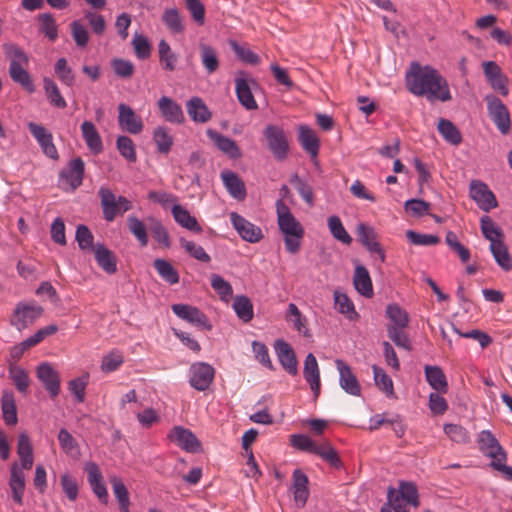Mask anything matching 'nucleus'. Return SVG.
Returning <instances> with one entry per match:
<instances>
[{
	"label": "nucleus",
	"instance_id": "nucleus-1",
	"mask_svg": "<svg viewBox=\"0 0 512 512\" xmlns=\"http://www.w3.org/2000/svg\"><path fill=\"white\" fill-rule=\"evenodd\" d=\"M406 87L416 96H425L430 102L451 100L446 79L433 67L413 62L406 73Z\"/></svg>",
	"mask_w": 512,
	"mask_h": 512
},
{
	"label": "nucleus",
	"instance_id": "nucleus-2",
	"mask_svg": "<svg viewBox=\"0 0 512 512\" xmlns=\"http://www.w3.org/2000/svg\"><path fill=\"white\" fill-rule=\"evenodd\" d=\"M276 213L279 230L284 235L285 248L289 253L296 254L301 247L304 228L281 199L276 201Z\"/></svg>",
	"mask_w": 512,
	"mask_h": 512
},
{
	"label": "nucleus",
	"instance_id": "nucleus-3",
	"mask_svg": "<svg viewBox=\"0 0 512 512\" xmlns=\"http://www.w3.org/2000/svg\"><path fill=\"white\" fill-rule=\"evenodd\" d=\"M478 443L480 451L492 459L490 467L501 472L506 480L512 481V467L506 465L507 453L497 438L489 430H483L479 434Z\"/></svg>",
	"mask_w": 512,
	"mask_h": 512
},
{
	"label": "nucleus",
	"instance_id": "nucleus-4",
	"mask_svg": "<svg viewBox=\"0 0 512 512\" xmlns=\"http://www.w3.org/2000/svg\"><path fill=\"white\" fill-rule=\"evenodd\" d=\"M267 148L278 161L288 157L289 142L282 127L274 124L267 125L263 130Z\"/></svg>",
	"mask_w": 512,
	"mask_h": 512
},
{
	"label": "nucleus",
	"instance_id": "nucleus-5",
	"mask_svg": "<svg viewBox=\"0 0 512 512\" xmlns=\"http://www.w3.org/2000/svg\"><path fill=\"white\" fill-rule=\"evenodd\" d=\"M85 163L77 157L70 160L59 173V186L66 192H74L83 183Z\"/></svg>",
	"mask_w": 512,
	"mask_h": 512
},
{
	"label": "nucleus",
	"instance_id": "nucleus-6",
	"mask_svg": "<svg viewBox=\"0 0 512 512\" xmlns=\"http://www.w3.org/2000/svg\"><path fill=\"white\" fill-rule=\"evenodd\" d=\"M101 199L104 219L108 222L113 221L118 213H124L132 209L131 202L124 196H116L111 190L101 187L98 192Z\"/></svg>",
	"mask_w": 512,
	"mask_h": 512
},
{
	"label": "nucleus",
	"instance_id": "nucleus-7",
	"mask_svg": "<svg viewBox=\"0 0 512 512\" xmlns=\"http://www.w3.org/2000/svg\"><path fill=\"white\" fill-rule=\"evenodd\" d=\"M43 313V308L33 302H19L11 316L10 323L18 330L32 325Z\"/></svg>",
	"mask_w": 512,
	"mask_h": 512
},
{
	"label": "nucleus",
	"instance_id": "nucleus-8",
	"mask_svg": "<svg viewBox=\"0 0 512 512\" xmlns=\"http://www.w3.org/2000/svg\"><path fill=\"white\" fill-rule=\"evenodd\" d=\"M485 101L490 118L502 134H507L510 131L511 121L506 105L493 94L486 95Z\"/></svg>",
	"mask_w": 512,
	"mask_h": 512
},
{
	"label": "nucleus",
	"instance_id": "nucleus-9",
	"mask_svg": "<svg viewBox=\"0 0 512 512\" xmlns=\"http://www.w3.org/2000/svg\"><path fill=\"white\" fill-rule=\"evenodd\" d=\"M190 385L198 390L205 391L211 385L214 376L215 369L208 363L196 362L190 366Z\"/></svg>",
	"mask_w": 512,
	"mask_h": 512
},
{
	"label": "nucleus",
	"instance_id": "nucleus-10",
	"mask_svg": "<svg viewBox=\"0 0 512 512\" xmlns=\"http://www.w3.org/2000/svg\"><path fill=\"white\" fill-rule=\"evenodd\" d=\"M171 309L177 317L195 325L196 327L207 331L212 329V325L210 324L207 316L197 307L187 304H173Z\"/></svg>",
	"mask_w": 512,
	"mask_h": 512
},
{
	"label": "nucleus",
	"instance_id": "nucleus-11",
	"mask_svg": "<svg viewBox=\"0 0 512 512\" xmlns=\"http://www.w3.org/2000/svg\"><path fill=\"white\" fill-rule=\"evenodd\" d=\"M168 438L186 452L197 453L201 451V443L196 435L182 426L173 427L168 434Z\"/></svg>",
	"mask_w": 512,
	"mask_h": 512
},
{
	"label": "nucleus",
	"instance_id": "nucleus-12",
	"mask_svg": "<svg viewBox=\"0 0 512 512\" xmlns=\"http://www.w3.org/2000/svg\"><path fill=\"white\" fill-rule=\"evenodd\" d=\"M230 220L239 236L247 242L257 243L262 240V229L236 212L230 214Z\"/></svg>",
	"mask_w": 512,
	"mask_h": 512
},
{
	"label": "nucleus",
	"instance_id": "nucleus-13",
	"mask_svg": "<svg viewBox=\"0 0 512 512\" xmlns=\"http://www.w3.org/2000/svg\"><path fill=\"white\" fill-rule=\"evenodd\" d=\"M36 376L52 399L59 395L61 382L60 375L50 363H41L36 369Z\"/></svg>",
	"mask_w": 512,
	"mask_h": 512
},
{
	"label": "nucleus",
	"instance_id": "nucleus-14",
	"mask_svg": "<svg viewBox=\"0 0 512 512\" xmlns=\"http://www.w3.org/2000/svg\"><path fill=\"white\" fill-rule=\"evenodd\" d=\"M27 126L30 133L40 145L44 155L53 160H57L59 158V154L53 143L52 134L41 124L30 122Z\"/></svg>",
	"mask_w": 512,
	"mask_h": 512
},
{
	"label": "nucleus",
	"instance_id": "nucleus-15",
	"mask_svg": "<svg viewBox=\"0 0 512 512\" xmlns=\"http://www.w3.org/2000/svg\"><path fill=\"white\" fill-rule=\"evenodd\" d=\"M118 124L122 130L130 134H139L144 128L141 116L124 103L118 106Z\"/></svg>",
	"mask_w": 512,
	"mask_h": 512
},
{
	"label": "nucleus",
	"instance_id": "nucleus-16",
	"mask_svg": "<svg viewBox=\"0 0 512 512\" xmlns=\"http://www.w3.org/2000/svg\"><path fill=\"white\" fill-rule=\"evenodd\" d=\"M470 196L477 202L479 208L485 212H489L498 205L493 192L489 190L485 183L478 180L471 181Z\"/></svg>",
	"mask_w": 512,
	"mask_h": 512
},
{
	"label": "nucleus",
	"instance_id": "nucleus-17",
	"mask_svg": "<svg viewBox=\"0 0 512 512\" xmlns=\"http://www.w3.org/2000/svg\"><path fill=\"white\" fill-rule=\"evenodd\" d=\"M274 349L283 369L295 376L298 373V361L292 346L286 341L278 339L274 343Z\"/></svg>",
	"mask_w": 512,
	"mask_h": 512
},
{
	"label": "nucleus",
	"instance_id": "nucleus-18",
	"mask_svg": "<svg viewBox=\"0 0 512 512\" xmlns=\"http://www.w3.org/2000/svg\"><path fill=\"white\" fill-rule=\"evenodd\" d=\"M336 367L339 371V384L341 388L352 396L361 395V386L357 377L352 372L351 367L343 360L337 359L335 361Z\"/></svg>",
	"mask_w": 512,
	"mask_h": 512
},
{
	"label": "nucleus",
	"instance_id": "nucleus-19",
	"mask_svg": "<svg viewBox=\"0 0 512 512\" xmlns=\"http://www.w3.org/2000/svg\"><path fill=\"white\" fill-rule=\"evenodd\" d=\"M157 107L165 121L172 124H183L185 116L181 106L172 98L162 96L157 101Z\"/></svg>",
	"mask_w": 512,
	"mask_h": 512
},
{
	"label": "nucleus",
	"instance_id": "nucleus-20",
	"mask_svg": "<svg viewBox=\"0 0 512 512\" xmlns=\"http://www.w3.org/2000/svg\"><path fill=\"white\" fill-rule=\"evenodd\" d=\"M9 487L11 489L12 499L18 505H23V496L25 492V474L17 462L12 463L10 467Z\"/></svg>",
	"mask_w": 512,
	"mask_h": 512
},
{
	"label": "nucleus",
	"instance_id": "nucleus-21",
	"mask_svg": "<svg viewBox=\"0 0 512 512\" xmlns=\"http://www.w3.org/2000/svg\"><path fill=\"white\" fill-rule=\"evenodd\" d=\"M356 234L361 244L370 252L380 256L381 262L385 261V253L380 244L376 240L374 228L360 223L356 228Z\"/></svg>",
	"mask_w": 512,
	"mask_h": 512
},
{
	"label": "nucleus",
	"instance_id": "nucleus-22",
	"mask_svg": "<svg viewBox=\"0 0 512 512\" xmlns=\"http://www.w3.org/2000/svg\"><path fill=\"white\" fill-rule=\"evenodd\" d=\"M303 376L309 384L314 397L317 398L320 394L321 382L318 362L313 353H308L305 358Z\"/></svg>",
	"mask_w": 512,
	"mask_h": 512
},
{
	"label": "nucleus",
	"instance_id": "nucleus-23",
	"mask_svg": "<svg viewBox=\"0 0 512 512\" xmlns=\"http://www.w3.org/2000/svg\"><path fill=\"white\" fill-rule=\"evenodd\" d=\"M207 136L229 158L238 159L242 156L240 148L233 139L211 129L207 130Z\"/></svg>",
	"mask_w": 512,
	"mask_h": 512
},
{
	"label": "nucleus",
	"instance_id": "nucleus-24",
	"mask_svg": "<svg viewBox=\"0 0 512 512\" xmlns=\"http://www.w3.org/2000/svg\"><path fill=\"white\" fill-rule=\"evenodd\" d=\"M95 260L98 266L107 274L117 272V257L113 251L104 244L97 243L93 249Z\"/></svg>",
	"mask_w": 512,
	"mask_h": 512
},
{
	"label": "nucleus",
	"instance_id": "nucleus-25",
	"mask_svg": "<svg viewBox=\"0 0 512 512\" xmlns=\"http://www.w3.org/2000/svg\"><path fill=\"white\" fill-rule=\"evenodd\" d=\"M244 74V72H239V76L235 79L236 95L240 104L247 110H255L258 108V105L252 94L249 80L241 77Z\"/></svg>",
	"mask_w": 512,
	"mask_h": 512
},
{
	"label": "nucleus",
	"instance_id": "nucleus-26",
	"mask_svg": "<svg viewBox=\"0 0 512 512\" xmlns=\"http://www.w3.org/2000/svg\"><path fill=\"white\" fill-rule=\"evenodd\" d=\"M189 117L196 123H207L212 118V112L202 98L192 97L186 103Z\"/></svg>",
	"mask_w": 512,
	"mask_h": 512
},
{
	"label": "nucleus",
	"instance_id": "nucleus-27",
	"mask_svg": "<svg viewBox=\"0 0 512 512\" xmlns=\"http://www.w3.org/2000/svg\"><path fill=\"white\" fill-rule=\"evenodd\" d=\"M224 186L226 187L229 194L237 199L244 200L247 193L243 180L232 171H223L221 173Z\"/></svg>",
	"mask_w": 512,
	"mask_h": 512
},
{
	"label": "nucleus",
	"instance_id": "nucleus-28",
	"mask_svg": "<svg viewBox=\"0 0 512 512\" xmlns=\"http://www.w3.org/2000/svg\"><path fill=\"white\" fill-rule=\"evenodd\" d=\"M1 411L2 417L6 425H16L18 422L17 407L14 393L5 389L2 391L1 396Z\"/></svg>",
	"mask_w": 512,
	"mask_h": 512
},
{
	"label": "nucleus",
	"instance_id": "nucleus-29",
	"mask_svg": "<svg viewBox=\"0 0 512 512\" xmlns=\"http://www.w3.org/2000/svg\"><path fill=\"white\" fill-rule=\"evenodd\" d=\"M308 477L299 469L294 470L293 472V494L294 500L301 507H303L308 499L309 490H308Z\"/></svg>",
	"mask_w": 512,
	"mask_h": 512
},
{
	"label": "nucleus",
	"instance_id": "nucleus-30",
	"mask_svg": "<svg viewBox=\"0 0 512 512\" xmlns=\"http://www.w3.org/2000/svg\"><path fill=\"white\" fill-rule=\"evenodd\" d=\"M17 454L21 460L20 468L30 470L34 463L33 448L29 436L25 433L18 436Z\"/></svg>",
	"mask_w": 512,
	"mask_h": 512
},
{
	"label": "nucleus",
	"instance_id": "nucleus-31",
	"mask_svg": "<svg viewBox=\"0 0 512 512\" xmlns=\"http://www.w3.org/2000/svg\"><path fill=\"white\" fill-rule=\"evenodd\" d=\"M161 20L165 27L174 35L182 34L185 31L184 18L176 7L165 8Z\"/></svg>",
	"mask_w": 512,
	"mask_h": 512
},
{
	"label": "nucleus",
	"instance_id": "nucleus-32",
	"mask_svg": "<svg viewBox=\"0 0 512 512\" xmlns=\"http://www.w3.org/2000/svg\"><path fill=\"white\" fill-rule=\"evenodd\" d=\"M172 214L175 221L190 231L201 233L202 228L199 225L197 219L192 216L189 211L179 204H174L172 207Z\"/></svg>",
	"mask_w": 512,
	"mask_h": 512
},
{
	"label": "nucleus",
	"instance_id": "nucleus-33",
	"mask_svg": "<svg viewBox=\"0 0 512 512\" xmlns=\"http://www.w3.org/2000/svg\"><path fill=\"white\" fill-rule=\"evenodd\" d=\"M83 139L87 147L98 154L103 150V144L99 132L91 121H84L81 125Z\"/></svg>",
	"mask_w": 512,
	"mask_h": 512
},
{
	"label": "nucleus",
	"instance_id": "nucleus-34",
	"mask_svg": "<svg viewBox=\"0 0 512 512\" xmlns=\"http://www.w3.org/2000/svg\"><path fill=\"white\" fill-rule=\"evenodd\" d=\"M424 371L427 382L435 391L439 393L448 391L446 376L439 366L426 365Z\"/></svg>",
	"mask_w": 512,
	"mask_h": 512
},
{
	"label": "nucleus",
	"instance_id": "nucleus-35",
	"mask_svg": "<svg viewBox=\"0 0 512 512\" xmlns=\"http://www.w3.org/2000/svg\"><path fill=\"white\" fill-rule=\"evenodd\" d=\"M353 284L355 289L365 297H372L373 286L372 281L366 267L358 265L355 268Z\"/></svg>",
	"mask_w": 512,
	"mask_h": 512
},
{
	"label": "nucleus",
	"instance_id": "nucleus-36",
	"mask_svg": "<svg viewBox=\"0 0 512 512\" xmlns=\"http://www.w3.org/2000/svg\"><path fill=\"white\" fill-rule=\"evenodd\" d=\"M9 75L11 79L19 84L28 93L35 91V86L30 74L23 68V65L16 63L9 65Z\"/></svg>",
	"mask_w": 512,
	"mask_h": 512
},
{
	"label": "nucleus",
	"instance_id": "nucleus-37",
	"mask_svg": "<svg viewBox=\"0 0 512 512\" xmlns=\"http://www.w3.org/2000/svg\"><path fill=\"white\" fill-rule=\"evenodd\" d=\"M481 231L483 236L490 241V245L503 241L504 233L502 229L488 215L480 219Z\"/></svg>",
	"mask_w": 512,
	"mask_h": 512
},
{
	"label": "nucleus",
	"instance_id": "nucleus-38",
	"mask_svg": "<svg viewBox=\"0 0 512 512\" xmlns=\"http://www.w3.org/2000/svg\"><path fill=\"white\" fill-rule=\"evenodd\" d=\"M9 378L12 380L17 391L23 395H26L29 391L30 378L26 370L22 367L10 363L9 365Z\"/></svg>",
	"mask_w": 512,
	"mask_h": 512
},
{
	"label": "nucleus",
	"instance_id": "nucleus-39",
	"mask_svg": "<svg viewBox=\"0 0 512 512\" xmlns=\"http://www.w3.org/2000/svg\"><path fill=\"white\" fill-rule=\"evenodd\" d=\"M299 142L303 149L307 151L312 157H316L319 152V140L314 131L308 126H300L299 128Z\"/></svg>",
	"mask_w": 512,
	"mask_h": 512
},
{
	"label": "nucleus",
	"instance_id": "nucleus-40",
	"mask_svg": "<svg viewBox=\"0 0 512 512\" xmlns=\"http://www.w3.org/2000/svg\"><path fill=\"white\" fill-rule=\"evenodd\" d=\"M110 483L112 485L113 493L119 503L120 512H129L130 497L125 484L121 478L117 476H112L110 478Z\"/></svg>",
	"mask_w": 512,
	"mask_h": 512
},
{
	"label": "nucleus",
	"instance_id": "nucleus-41",
	"mask_svg": "<svg viewBox=\"0 0 512 512\" xmlns=\"http://www.w3.org/2000/svg\"><path fill=\"white\" fill-rule=\"evenodd\" d=\"M437 129L448 143L457 146L462 142V135L459 129L450 120L441 118Z\"/></svg>",
	"mask_w": 512,
	"mask_h": 512
},
{
	"label": "nucleus",
	"instance_id": "nucleus-42",
	"mask_svg": "<svg viewBox=\"0 0 512 512\" xmlns=\"http://www.w3.org/2000/svg\"><path fill=\"white\" fill-rule=\"evenodd\" d=\"M386 316L391 324L387 327L406 328L409 324V315L398 304H389L386 308Z\"/></svg>",
	"mask_w": 512,
	"mask_h": 512
},
{
	"label": "nucleus",
	"instance_id": "nucleus-43",
	"mask_svg": "<svg viewBox=\"0 0 512 512\" xmlns=\"http://www.w3.org/2000/svg\"><path fill=\"white\" fill-rule=\"evenodd\" d=\"M233 309L243 322L247 323L253 319V304L251 300L244 295H238L234 298Z\"/></svg>",
	"mask_w": 512,
	"mask_h": 512
},
{
	"label": "nucleus",
	"instance_id": "nucleus-44",
	"mask_svg": "<svg viewBox=\"0 0 512 512\" xmlns=\"http://www.w3.org/2000/svg\"><path fill=\"white\" fill-rule=\"evenodd\" d=\"M153 266L160 277L170 285L179 282V274L169 261L157 258L154 260Z\"/></svg>",
	"mask_w": 512,
	"mask_h": 512
},
{
	"label": "nucleus",
	"instance_id": "nucleus-45",
	"mask_svg": "<svg viewBox=\"0 0 512 512\" xmlns=\"http://www.w3.org/2000/svg\"><path fill=\"white\" fill-rule=\"evenodd\" d=\"M158 52L162 68L167 71H174L178 56L171 50L170 45L164 39L160 40L158 44Z\"/></svg>",
	"mask_w": 512,
	"mask_h": 512
},
{
	"label": "nucleus",
	"instance_id": "nucleus-46",
	"mask_svg": "<svg viewBox=\"0 0 512 512\" xmlns=\"http://www.w3.org/2000/svg\"><path fill=\"white\" fill-rule=\"evenodd\" d=\"M334 300L339 313L343 314L349 320L358 319L359 315L355 311L354 304L346 294L335 291Z\"/></svg>",
	"mask_w": 512,
	"mask_h": 512
},
{
	"label": "nucleus",
	"instance_id": "nucleus-47",
	"mask_svg": "<svg viewBox=\"0 0 512 512\" xmlns=\"http://www.w3.org/2000/svg\"><path fill=\"white\" fill-rule=\"evenodd\" d=\"M153 140L157 146L158 152L168 154L173 145V137L164 126H158L154 129Z\"/></svg>",
	"mask_w": 512,
	"mask_h": 512
},
{
	"label": "nucleus",
	"instance_id": "nucleus-48",
	"mask_svg": "<svg viewBox=\"0 0 512 512\" xmlns=\"http://www.w3.org/2000/svg\"><path fill=\"white\" fill-rule=\"evenodd\" d=\"M200 57L203 66L209 74L218 70L219 59L214 48L206 44H200Z\"/></svg>",
	"mask_w": 512,
	"mask_h": 512
},
{
	"label": "nucleus",
	"instance_id": "nucleus-49",
	"mask_svg": "<svg viewBox=\"0 0 512 512\" xmlns=\"http://www.w3.org/2000/svg\"><path fill=\"white\" fill-rule=\"evenodd\" d=\"M490 251L497 264L504 270L508 271L512 268L511 257L504 241L490 245Z\"/></svg>",
	"mask_w": 512,
	"mask_h": 512
},
{
	"label": "nucleus",
	"instance_id": "nucleus-50",
	"mask_svg": "<svg viewBox=\"0 0 512 512\" xmlns=\"http://www.w3.org/2000/svg\"><path fill=\"white\" fill-rule=\"evenodd\" d=\"M147 222L148 228L151 231L154 239L162 246L169 248L171 245L169 234L167 229L162 225V223L154 217H149L147 219Z\"/></svg>",
	"mask_w": 512,
	"mask_h": 512
},
{
	"label": "nucleus",
	"instance_id": "nucleus-51",
	"mask_svg": "<svg viewBox=\"0 0 512 512\" xmlns=\"http://www.w3.org/2000/svg\"><path fill=\"white\" fill-rule=\"evenodd\" d=\"M39 31L49 40L55 41L58 37V27L51 13H43L38 16Z\"/></svg>",
	"mask_w": 512,
	"mask_h": 512
},
{
	"label": "nucleus",
	"instance_id": "nucleus-52",
	"mask_svg": "<svg viewBox=\"0 0 512 512\" xmlns=\"http://www.w3.org/2000/svg\"><path fill=\"white\" fill-rule=\"evenodd\" d=\"M328 227L335 239L347 245L351 244L352 237L346 231L338 216L333 215L328 218Z\"/></svg>",
	"mask_w": 512,
	"mask_h": 512
},
{
	"label": "nucleus",
	"instance_id": "nucleus-53",
	"mask_svg": "<svg viewBox=\"0 0 512 512\" xmlns=\"http://www.w3.org/2000/svg\"><path fill=\"white\" fill-rule=\"evenodd\" d=\"M290 183L294 185L299 195L310 207L314 205L313 189L307 181L301 179L299 175L295 173L290 177Z\"/></svg>",
	"mask_w": 512,
	"mask_h": 512
},
{
	"label": "nucleus",
	"instance_id": "nucleus-54",
	"mask_svg": "<svg viewBox=\"0 0 512 512\" xmlns=\"http://www.w3.org/2000/svg\"><path fill=\"white\" fill-rule=\"evenodd\" d=\"M44 89L51 105L60 109H63L67 106L65 99L62 97L58 86L53 80L44 78Z\"/></svg>",
	"mask_w": 512,
	"mask_h": 512
},
{
	"label": "nucleus",
	"instance_id": "nucleus-55",
	"mask_svg": "<svg viewBox=\"0 0 512 512\" xmlns=\"http://www.w3.org/2000/svg\"><path fill=\"white\" fill-rule=\"evenodd\" d=\"M129 231L135 236L142 247L148 244V235L145 224L136 216H129L127 219Z\"/></svg>",
	"mask_w": 512,
	"mask_h": 512
},
{
	"label": "nucleus",
	"instance_id": "nucleus-56",
	"mask_svg": "<svg viewBox=\"0 0 512 512\" xmlns=\"http://www.w3.org/2000/svg\"><path fill=\"white\" fill-rule=\"evenodd\" d=\"M374 373V381L380 390H382L387 396L394 395V387L392 379L386 374V372L378 367L377 365L372 366Z\"/></svg>",
	"mask_w": 512,
	"mask_h": 512
},
{
	"label": "nucleus",
	"instance_id": "nucleus-57",
	"mask_svg": "<svg viewBox=\"0 0 512 512\" xmlns=\"http://www.w3.org/2000/svg\"><path fill=\"white\" fill-rule=\"evenodd\" d=\"M58 441L65 453L70 454L71 456H78L80 454L77 441L65 428H62L59 431Z\"/></svg>",
	"mask_w": 512,
	"mask_h": 512
},
{
	"label": "nucleus",
	"instance_id": "nucleus-58",
	"mask_svg": "<svg viewBox=\"0 0 512 512\" xmlns=\"http://www.w3.org/2000/svg\"><path fill=\"white\" fill-rule=\"evenodd\" d=\"M116 146L121 156H123L127 161L136 162L137 155L135 144L131 138L124 135L118 136Z\"/></svg>",
	"mask_w": 512,
	"mask_h": 512
},
{
	"label": "nucleus",
	"instance_id": "nucleus-59",
	"mask_svg": "<svg viewBox=\"0 0 512 512\" xmlns=\"http://www.w3.org/2000/svg\"><path fill=\"white\" fill-rule=\"evenodd\" d=\"M211 286L219 295L220 299L228 302L232 296L233 289L231 284L218 274L211 275Z\"/></svg>",
	"mask_w": 512,
	"mask_h": 512
},
{
	"label": "nucleus",
	"instance_id": "nucleus-60",
	"mask_svg": "<svg viewBox=\"0 0 512 512\" xmlns=\"http://www.w3.org/2000/svg\"><path fill=\"white\" fill-rule=\"evenodd\" d=\"M231 49L234 51L238 59L242 62L250 65H258L260 63V57L252 50L247 47L239 45L236 41L231 40L229 42Z\"/></svg>",
	"mask_w": 512,
	"mask_h": 512
},
{
	"label": "nucleus",
	"instance_id": "nucleus-61",
	"mask_svg": "<svg viewBox=\"0 0 512 512\" xmlns=\"http://www.w3.org/2000/svg\"><path fill=\"white\" fill-rule=\"evenodd\" d=\"M75 239L78 243V246L81 250L87 251L94 249L95 245H93L94 236L90 229L84 225L79 224L76 228Z\"/></svg>",
	"mask_w": 512,
	"mask_h": 512
},
{
	"label": "nucleus",
	"instance_id": "nucleus-62",
	"mask_svg": "<svg viewBox=\"0 0 512 512\" xmlns=\"http://www.w3.org/2000/svg\"><path fill=\"white\" fill-rule=\"evenodd\" d=\"M395 496L399 499L405 500L407 503L413 505L414 507H418L420 504L417 487L413 483L402 482L400 484V492L397 493L395 491Z\"/></svg>",
	"mask_w": 512,
	"mask_h": 512
},
{
	"label": "nucleus",
	"instance_id": "nucleus-63",
	"mask_svg": "<svg viewBox=\"0 0 512 512\" xmlns=\"http://www.w3.org/2000/svg\"><path fill=\"white\" fill-rule=\"evenodd\" d=\"M404 329L405 328L387 327L388 337L395 343L397 347L411 351V342Z\"/></svg>",
	"mask_w": 512,
	"mask_h": 512
},
{
	"label": "nucleus",
	"instance_id": "nucleus-64",
	"mask_svg": "<svg viewBox=\"0 0 512 512\" xmlns=\"http://www.w3.org/2000/svg\"><path fill=\"white\" fill-rule=\"evenodd\" d=\"M444 432L453 442L465 444L470 441L468 431L460 425L445 424Z\"/></svg>",
	"mask_w": 512,
	"mask_h": 512
}]
</instances>
